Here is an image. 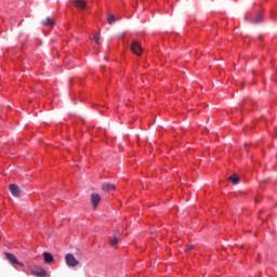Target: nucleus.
<instances>
[{
  "mask_svg": "<svg viewBox=\"0 0 277 277\" xmlns=\"http://www.w3.org/2000/svg\"><path fill=\"white\" fill-rule=\"evenodd\" d=\"M227 181H229V183H233V185H238L241 182V177H239L237 173H234L227 179Z\"/></svg>",
  "mask_w": 277,
  "mask_h": 277,
  "instance_id": "0eeeda50",
  "label": "nucleus"
},
{
  "mask_svg": "<svg viewBox=\"0 0 277 277\" xmlns=\"http://www.w3.org/2000/svg\"><path fill=\"white\" fill-rule=\"evenodd\" d=\"M43 261L44 263H53V254L43 252Z\"/></svg>",
  "mask_w": 277,
  "mask_h": 277,
  "instance_id": "1a4fd4ad",
  "label": "nucleus"
},
{
  "mask_svg": "<svg viewBox=\"0 0 277 277\" xmlns=\"http://www.w3.org/2000/svg\"><path fill=\"white\" fill-rule=\"evenodd\" d=\"M263 15L261 13L255 14V17L252 18V23H262Z\"/></svg>",
  "mask_w": 277,
  "mask_h": 277,
  "instance_id": "9d476101",
  "label": "nucleus"
},
{
  "mask_svg": "<svg viewBox=\"0 0 277 277\" xmlns=\"http://www.w3.org/2000/svg\"><path fill=\"white\" fill-rule=\"evenodd\" d=\"M65 262L68 267H77V265H79V260H76L72 253H67L65 255Z\"/></svg>",
  "mask_w": 277,
  "mask_h": 277,
  "instance_id": "f257e3e1",
  "label": "nucleus"
},
{
  "mask_svg": "<svg viewBox=\"0 0 277 277\" xmlns=\"http://www.w3.org/2000/svg\"><path fill=\"white\" fill-rule=\"evenodd\" d=\"M119 242H120V239H118V237L113 236L110 238V246L116 247V246H118Z\"/></svg>",
  "mask_w": 277,
  "mask_h": 277,
  "instance_id": "f8f14e48",
  "label": "nucleus"
},
{
  "mask_svg": "<svg viewBox=\"0 0 277 277\" xmlns=\"http://www.w3.org/2000/svg\"><path fill=\"white\" fill-rule=\"evenodd\" d=\"M74 4L76 5V8H78L79 10H85L87 4L85 1L83 0H75Z\"/></svg>",
  "mask_w": 277,
  "mask_h": 277,
  "instance_id": "6e6552de",
  "label": "nucleus"
},
{
  "mask_svg": "<svg viewBox=\"0 0 277 277\" xmlns=\"http://www.w3.org/2000/svg\"><path fill=\"white\" fill-rule=\"evenodd\" d=\"M91 202H92L93 209H96L98 207V202H101V195L93 193L91 195Z\"/></svg>",
  "mask_w": 277,
  "mask_h": 277,
  "instance_id": "39448f33",
  "label": "nucleus"
},
{
  "mask_svg": "<svg viewBox=\"0 0 277 277\" xmlns=\"http://www.w3.org/2000/svg\"><path fill=\"white\" fill-rule=\"evenodd\" d=\"M131 51L134 53V55H142V44H140L137 41H132Z\"/></svg>",
  "mask_w": 277,
  "mask_h": 277,
  "instance_id": "f03ea898",
  "label": "nucleus"
},
{
  "mask_svg": "<svg viewBox=\"0 0 277 277\" xmlns=\"http://www.w3.org/2000/svg\"><path fill=\"white\" fill-rule=\"evenodd\" d=\"M42 25H49L50 27H53L55 25V22L51 19V17H47L45 21L41 22Z\"/></svg>",
  "mask_w": 277,
  "mask_h": 277,
  "instance_id": "9b49d317",
  "label": "nucleus"
},
{
  "mask_svg": "<svg viewBox=\"0 0 277 277\" xmlns=\"http://www.w3.org/2000/svg\"><path fill=\"white\" fill-rule=\"evenodd\" d=\"M189 250H192V247L186 248L185 252H189Z\"/></svg>",
  "mask_w": 277,
  "mask_h": 277,
  "instance_id": "dca6fc26",
  "label": "nucleus"
},
{
  "mask_svg": "<svg viewBox=\"0 0 277 277\" xmlns=\"http://www.w3.org/2000/svg\"><path fill=\"white\" fill-rule=\"evenodd\" d=\"M34 276L44 277V276H47V271H44V269L37 271L34 273Z\"/></svg>",
  "mask_w": 277,
  "mask_h": 277,
  "instance_id": "4468645a",
  "label": "nucleus"
},
{
  "mask_svg": "<svg viewBox=\"0 0 277 277\" xmlns=\"http://www.w3.org/2000/svg\"><path fill=\"white\" fill-rule=\"evenodd\" d=\"M102 189L106 193H109V192H116V185L111 184V183H104L102 185Z\"/></svg>",
  "mask_w": 277,
  "mask_h": 277,
  "instance_id": "423d86ee",
  "label": "nucleus"
},
{
  "mask_svg": "<svg viewBox=\"0 0 277 277\" xmlns=\"http://www.w3.org/2000/svg\"><path fill=\"white\" fill-rule=\"evenodd\" d=\"M107 23L108 25H114V23H116V16H114V14H109L107 16Z\"/></svg>",
  "mask_w": 277,
  "mask_h": 277,
  "instance_id": "ddd939ff",
  "label": "nucleus"
},
{
  "mask_svg": "<svg viewBox=\"0 0 277 277\" xmlns=\"http://www.w3.org/2000/svg\"><path fill=\"white\" fill-rule=\"evenodd\" d=\"M4 256L10 261L13 265H21L23 267V263L18 262L15 254H12L10 252H4Z\"/></svg>",
  "mask_w": 277,
  "mask_h": 277,
  "instance_id": "7ed1b4c3",
  "label": "nucleus"
},
{
  "mask_svg": "<svg viewBox=\"0 0 277 277\" xmlns=\"http://www.w3.org/2000/svg\"><path fill=\"white\" fill-rule=\"evenodd\" d=\"M101 39V35H98V34H95L94 36H93V40L96 42V44H100V40Z\"/></svg>",
  "mask_w": 277,
  "mask_h": 277,
  "instance_id": "2eb2a0df",
  "label": "nucleus"
},
{
  "mask_svg": "<svg viewBox=\"0 0 277 277\" xmlns=\"http://www.w3.org/2000/svg\"><path fill=\"white\" fill-rule=\"evenodd\" d=\"M9 189L15 198H18L21 196V188H18V185L16 184H10Z\"/></svg>",
  "mask_w": 277,
  "mask_h": 277,
  "instance_id": "20e7f679",
  "label": "nucleus"
}]
</instances>
